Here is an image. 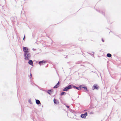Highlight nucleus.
I'll use <instances>...</instances> for the list:
<instances>
[{"instance_id":"nucleus-1","label":"nucleus","mask_w":121,"mask_h":121,"mask_svg":"<svg viewBox=\"0 0 121 121\" xmlns=\"http://www.w3.org/2000/svg\"><path fill=\"white\" fill-rule=\"evenodd\" d=\"M24 56L25 57V59L27 60H28L30 57V54L28 53H24Z\"/></svg>"},{"instance_id":"nucleus-2","label":"nucleus","mask_w":121,"mask_h":121,"mask_svg":"<svg viewBox=\"0 0 121 121\" xmlns=\"http://www.w3.org/2000/svg\"><path fill=\"white\" fill-rule=\"evenodd\" d=\"M72 87L71 85H69L68 87H66L64 88L63 90V91H68L69 89H72Z\"/></svg>"},{"instance_id":"nucleus-3","label":"nucleus","mask_w":121,"mask_h":121,"mask_svg":"<svg viewBox=\"0 0 121 121\" xmlns=\"http://www.w3.org/2000/svg\"><path fill=\"white\" fill-rule=\"evenodd\" d=\"M23 51L24 52L26 53H29V50L27 48L23 47Z\"/></svg>"},{"instance_id":"nucleus-4","label":"nucleus","mask_w":121,"mask_h":121,"mask_svg":"<svg viewBox=\"0 0 121 121\" xmlns=\"http://www.w3.org/2000/svg\"><path fill=\"white\" fill-rule=\"evenodd\" d=\"M87 115V112H86L84 114H81V117L82 118H85Z\"/></svg>"},{"instance_id":"nucleus-5","label":"nucleus","mask_w":121,"mask_h":121,"mask_svg":"<svg viewBox=\"0 0 121 121\" xmlns=\"http://www.w3.org/2000/svg\"><path fill=\"white\" fill-rule=\"evenodd\" d=\"M46 63V62L44 60H43L42 61H40L39 62V64L41 65H43L45 64V63Z\"/></svg>"},{"instance_id":"nucleus-6","label":"nucleus","mask_w":121,"mask_h":121,"mask_svg":"<svg viewBox=\"0 0 121 121\" xmlns=\"http://www.w3.org/2000/svg\"><path fill=\"white\" fill-rule=\"evenodd\" d=\"M94 88H93V89L94 90L95 89H98L99 88V87L98 85L95 84H94L93 86Z\"/></svg>"},{"instance_id":"nucleus-7","label":"nucleus","mask_w":121,"mask_h":121,"mask_svg":"<svg viewBox=\"0 0 121 121\" xmlns=\"http://www.w3.org/2000/svg\"><path fill=\"white\" fill-rule=\"evenodd\" d=\"M60 84L59 82H58L57 84L54 87V88H56L59 86V84Z\"/></svg>"},{"instance_id":"nucleus-8","label":"nucleus","mask_w":121,"mask_h":121,"mask_svg":"<svg viewBox=\"0 0 121 121\" xmlns=\"http://www.w3.org/2000/svg\"><path fill=\"white\" fill-rule=\"evenodd\" d=\"M53 91V90H49L47 92L50 95H51L52 93V92Z\"/></svg>"},{"instance_id":"nucleus-9","label":"nucleus","mask_w":121,"mask_h":121,"mask_svg":"<svg viewBox=\"0 0 121 121\" xmlns=\"http://www.w3.org/2000/svg\"><path fill=\"white\" fill-rule=\"evenodd\" d=\"M28 63L31 65H33V63L32 61L31 60H30L29 61Z\"/></svg>"},{"instance_id":"nucleus-10","label":"nucleus","mask_w":121,"mask_h":121,"mask_svg":"<svg viewBox=\"0 0 121 121\" xmlns=\"http://www.w3.org/2000/svg\"><path fill=\"white\" fill-rule=\"evenodd\" d=\"M54 103L56 104H57L59 103V102L58 101L56 100V99H54L53 100Z\"/></svg>"},{"instance_id":"nucleus-11","label":"nucleus","mask_w":121,"mask_h":121,"mask_svg":"<svg viewBox=\"0 0 121 121\" xmlns=\"http://www.w3.org/2000/svg\"><path fill=\"white\" fill-rule=\"evenodd\" d=\"M73 87L74 88V89H77L78 90H80L81 88L80 87H76L75 86H73Z\"/></svg>"},{"instance_id":"nucleus-12","label":"nucleus","mask_w":121,"mask_h":121,"mask_svg":"<svg viewBox=\"0 0 121 121\" xmlns=\"http://www.w3.org/2000/svg\"><path fill=\"white\" fill-rule=\"evenodd\" d=\"M36 102L37 104H39L40 103V101L38 100H36Z\"/></svg>"},{"instance_id":"nucleus-13","label":"nucleus","mask_w":121,"mask_h":121,"mask_svg":"<svg viewBox=\"0 0 121 121\" xmlns=\"http://www.w3.org/2000/svg\"><path fill=\"white\" fill-rule=\"evenodd\" d=\"M107 56L108 57H110L112 55L110 53H108L107 54Z\"/></svg>"},{"instance_id":"nucleus-14","label":"nucleus","mask_w":121,"mask_h":121,"mask_svg":"<svg viewBox=\"0 0 121 121\" xmlns=\"http://www.w3.org/2000/svg\"><path fill=\"white\" fill-rule=\"evenodd\" d=\"M66 94V93L65 92H62L61 94V95H65Z\"/></svg>"},{"instance_id":"nucleus-15","label":"nucleus","mask_w":121,"mask_h":121,"mask_svg":"<svg viewBox=\"0 0 121 121\" xmlns=\"http://www.w3.org/2000/svg\"><path fill=\"white\" fill-rule=\"evenodd\" d=\"M83 88L85 90H86V91L87 90V88L86 86L85 87H83Z\"/></svg>"},{"instance_id":"nucleus-16","label":"nucleus","mask_w":121,"mask_h":121,"mask_svg":"<svg viewBox=\"0 0 121 121\" xmlns=\"http://www.w3.org/2000/svg\"><path fill=\"white\" fill-rule=\"evenodd\" d=\"M80 87H81L83 88V87H84L83 86V85H81L80 86Z\"/></svg>"},{"instance_id":"nucleus-17","label":"nucleus","mask_w":121,"mask_h":121,"mask_svg":"<svg viewBox=\"0 0 121 121\" xmlns=\"http://www.w3.org/2000/svg\"><path fill=\"white\" fill-rule=\"evenodd\" d=\"M102 41L103 42H104V39L103 38L102 39Z\"/></svg>"},{"instance_id":"nucleus-18","label":"nucleus","mask_w":121,"mask_h":121,"mask_svg":"<svg viewBox=\"0 0 121 121\" xmlns=\"http://www.w3.org/2000/svg\"><path fill=\"white\" fill-rule=\"evenodd\" d=\"M66 107L68 108H69V106H66Z\"/></svg>"},{"instance_id":"nucleus-19","label":"nucleus","mask_w":121,"mask_h":121,"mask_svg":"<svg viewBox=\"0 0 121 121\" xmlns=\"http://www.w3.org/2000/svg\"><path fill=\"white\" fill-rule=\"evenodd\" d=\"M31 76H32V75H31V73H30V78H31Z\"/></svg>"},{"instance_id":"nucleus-20","label":"nucleus","mask_w":121,"mask_h":121,"mask_svg":"<svg viewBox=\"0 0 121 121\" xmlns=\"http://www.w3.org/2000/svg\"><path fill=\"white\" fill-rule=\"evenodd\" d=\"M25 36H24V38H23V39L24 40V39H25Z\"/></svg>"},{"instance_id":"nucleus-21","label":"nucleus","mask_w":121,"mask_h":121,"mask_svg":"<svg viewBox=\"0 0 121 121\" xmlns=\"http://www.w3.org/2000/svg\"><path fill=\"white\" fill-rule=\"evenodd\" d=\"M91 41H92V40H90V42H91Z\"/></svg>"}]
</instances>
